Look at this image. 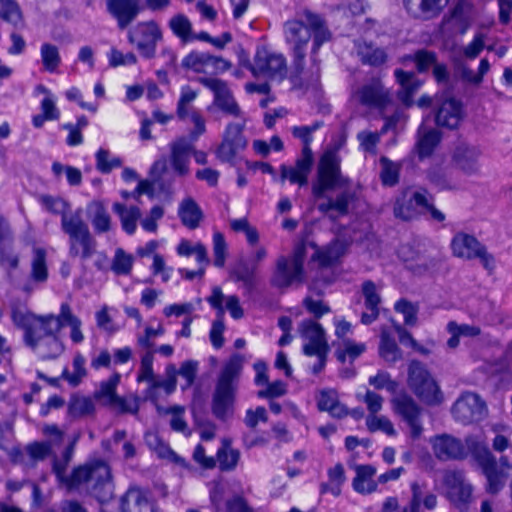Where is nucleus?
<instances>
[{"label":"nucleus","mask_w":512,"mask_h":512,"mask_svg":"<svg viewBox=\"0 0 512 512\" xmlns=\"http://www.w3.org/2000/svg\"><path fill=\"white\" fill-rule=\"evenodd\" d=\"M347 243L336 240L331 245L318 248L312 243L301 244L295 248L290 258L281 257L277 262L274 282L278 286H288L302 278L304 255L312 251V258L321 266H327L338 260L345 252Z\"/></svg>","instance_id":"nucleus-1"},{"label":"nucleus","mask_w":512,"mask_h":512,"mask_svg":"<svg viewBox=\"0 0 512 512\" xmlns=\"http://www.w3.org/2000/svg\"><path fill=\"white\" fill-rule=\"evenodd\" d=\"M308 26L298 19H289L284 23V37L291 48L307 49V45L312 38L311 62L318 66L317 59L319 50L323 44L329 42L332 34L328 29L325 20L318 14L309 10L305 11Z\"/></svg>","instance_id":"nucleus-2"},{"label":"nucleus","mask_w":512,"mask_h":512,"mask_svg":"<svg viewBox=\"0 0 512 512\" xmlns=\"http://www.w3.org/2000/svg\"><path fill=\"white\" fill-rule=\"evenodd\" d=\"M329 191L337 192L338 196L329 202L327 209L341 215L345 214L350 202L356 197V190L340 175L338 162H320L318 166V177L313 185V192L317 197H321Z\"/></svg>","instance_id":"nucleus-3"},{"label":"nucleus","mask_w":512,"mask_h":512,"mask_svg":"<svg viewBox=\"0 0 512 512\" xmlns=\"http://www.w3.org/2000/svg\"><path fill=\"white\" fill-rule=\"evenodd\" d=\"M369 384L376 389H384L391 393V405L393 411L402 417L409 426V435L415 440L419 438L423 432L420 422L421 409L415 401L405 393H397L398 383L391 379L386 372H378L375 376L369 378Z\"/></svg>","instance_id":"nucleus-4"},{"label":"nucleus","mask_w":512,"mask_h":512,"mask_svg":"<svg viewBox=\"0 0 512 512\" xmlns=\"http://www.w3.org/2000/svg\"><path fill=\"white\" fill-rule=\"evenodd\" d=\"M396 217L410 220L420 215H430L435 222H443L445 215L433 205V198L422 189H406L396 198L394 203Z\"/></svg>","instance_id":"nucleus-5"},{"label":"nucleus","mask_w":512,"mask_h":512,"mask_svg":"<svg viewBox=\"0 0 512 512\" xmlns=\"http://www.w3.org/2000/svg\"><path fill=\"white\" fill-rule=\"evenodd\" d=\"M467 447L482 467L487 478V491L492 494L498 493L503 488L512 466L508 465L503 458L497 464L484 442L468 439Z\"/></svg>","instance_id":"nucleus-6"},{"label":"nucleus","mask_w":512,"mask_h":512,"mask_svg":"<svg viewBox=\"0 0 512 512\" xmlns=\"http://www.w3.org/2000/svg\"><path fill=\"white\" fill-rule=\"evenodd\" d=\"M254 78L282 82L287 77V60L281 53L270 51L266 46L256 48L253 62L247 59L242 63Z\"/></svg>","instance_id":"nucleus-7"},{"label":"nucleus","mask_w":512,"mask_h":512,"mask_svg":"<svg viewBox=\"0 0 512 512\" xmlns=\"http://www.w3.org/2000/svg\"><path fill=\"white\" fill-rule=\"evenodd\" d=\"M61 228L70 239V255L80 256L82 260L91 258L96 252V240L88 225L77 214H62Z\"/></svg>","instance_id":"nucleus-8"},{"label":"nucleus","mask_w":512,"mask_h":512,"mask_svg":"<svg viewBox=\"0 0 512 512\" xmlns=\"http://www.w3.org/2000/svg\"><path fill=\"white\" fill-rule=\"evenodd\" d=\"M240 370L238 359H231L220 376L213 399V413L221 419L232 415L234 408V379Z\"/></svg>","instance_id":"nucleus-9"},{"label":"nucleus","mask_w":512,"mask_h":512,"mask_svg":"<svg viewBox=\"0 0 512 512\" xmlns=\"http://www.w3.org/2000/svg\"><path fill=\"white\" fill-rule=\"evenodd\" d=\"M191 122L194 128L186 136H181L171 143L169 160H206L207 153L197 150L195 143L206 132V122L200 111H192Z\"/></svg>","instance_id":"nucleus-10"},{"label":"nucleus","mask_w":512,"mask_h":512,"mask_svg":"<svg viewBox=\"0 0 512 512\" xmlns=\"http://www.w3.org/2000/svg\"><path fill=\"white\" fill-rule=\"evenodd\" d=\"M408 386L418 399L426 405H439L443 402V394L430 373L419 362L409 366Z\"/></svg>","instance_id":"nucleus-11"},{"label":"nucleus","mask_w":512,"mask_h":512,"mask_svg":"<svg viewBox=\"0 0 512 512\" xmlns=\"http://www.w3.org/2000/svg\"><path fill=\"white\" fill-rule=\"evenodd\" d=\"M404 346H409L413 350L426 353L421 345L400 325L393 321L389 325L383 326L380 334L379 354L387 362H396L402 356L400 349L395 341V336Z\"/></svg>","instance_id":"nucleus-12"},{"label":"nucleus","mask_w":512,"mask_h":512,"mask_svg":"<svg viewBox=\"0 0 512 512\" xmlns=\"http://www.w3.org/2000/svg\"><path fill=\"white\" fill-rule=\"evenodd\" d=\"M111 478V470L109 464L100 458L93 459L85 464L74 467L65 478V487L68 490H75L82 484L90 481L95 482V486L102 485Z\"/></svg>","instance_id":"nucleus-13"},{"label":"nucleus","mask_w":512,"mask_h":512,"mask_svg":"<svg viewBox=\"0 0 512 512\" xmlns=\"http://www.w3.org/2000/svg\"><path fill=\"white\" fill-rule=\"evenodd\" d=\"M464 117L465 110L461 100L446 93L435 95L434 120L437 127L455 130Z\"/></svg>","instance_id":"nucleus-14"},{"label":"nucleus","mask_w":512,"mask_h":512,"mask_svg":"<svg viewBox=\"0 0 512 512\" xmlns=\"http://www.w3.org/2000/svg\"><path fill=\"white\" fill-rule=\"evenodd\" d=\"M162 37V31L154 20L139 22L130 30V44H134L140 56L145 59L155 57L157 44Z\"/></svg>","instance_id":"nucleus-15"},{"label":"nucleus","mask_w":512,"mask_h":512,"mask_svg":"<svg viewBox=\"0 0 512 512\" xmlns=\"http://www.w3.org/2000/svg\"><path fill=\"white\" fill-rule=\"evenodd\" d=\"M360 105L379 112L385 111L392 104V95L380 77H372L356 91Z\"/></svg>","instance_id":"nucleus-16"},{"label":"nucleus","mask_w":512,"mask_h":512,"mask_svg":"<svg viewBox=\"0 0 512 512\" xmlns=\"http://www.w3.org/2000/svg\"><path fill=\"white\" fill-rule=\"evenodd\" d=\"M301 336L304 341V354L317 357L318 364L313 368L314 372L317 373L324 366L328 350L324 331L317 322L305 321L301 326Z\"/></svg>","instance_id":"nucleus-17"},{"label":"nucleus","mask_w":512,"mask_h":512,"mask_svg":"<svg viewBox=\"0 0 512 512\" xmlns=\"http://www.w3.org/2000/svg\"><path fill=\"white\" fill-rule=\"evenodd\" d=\"M198 82L213 93V103L225 114L239 117L241 109L225 80L214 77H199Z\"/></svg>","instance_id":"nucleus-18"},{"label":"nucleus","mask_w":512,"mask_h":512,"mask_svg":"<svg viewBox=\"0 0 512 512\" xmlns=\"http://www.w3.org/2000/svg\"><path fill=\"white\" fill-rule=\"evenodd\" d=\"M247 146L244 136V125L239 123H228L221 143L216 150L218 160H235L238 153Z\"/></svg>","instance_id":"nucleus-19"},{"label":"nucleus","mask_w":512,"mask_h":512,"mask_svg":"<svg viewBox=\"0 0 512 512\" xmlns=\"http://www.w3.org/2000/svg\"><path fill=\"white\" fill-rule=\"evenodd\" d=\"M20 264L19 253L15 249V235L7 221L0 214V266L12 272L18 269Z\"/></svg>","instance_id":"nucleus-20"},{"label":"nucleus","mask_w":512,"mask_h":512,"mask_svg":"<svg viewBox=\"0 0 512 512\" xmlns=\"http://www.w3.org/2000/svg\"><path fill=\"white\" fill-rule=\"evenodd\" d=\"M453 414L462 423L478 421L486 415V405L477 394L463 393L453 406Z\"/></svg>","instance_id":"nucleus-21"},{"label":"nucleus","mask_w":512,"mask_h":512,"mask_svg":"<svg viewBox=\"0 0 512 512\" xmlns=\"http://www.w3.org/2000/svg\"><path fill=\"white\" fill-rule=\"evenodd\" d=\"M396 83L399 85L397 91L398 99L407 107L414 104V95L420 87V81L413 71H406L396 68L393 72Z\"/></svg>","instance_id":"nucleus-22"},{"label":"nucleus","mask_w":512,"mask_h":512,"mask_svg":"<svg viewBox=\"0 0 512 512\" xmlns=\"http://www.w3.org/2000/svg\"><path fill=\"white\" fill-rule=\"evenodd\" d=\"M446 493L457 505H465L472 495V487L460 472H449L445 476Z\"/></svg>","instance_id":"nucleus-23"},{"label":"nucleus","mask_w":512,"mask_h":512,"mask_svg":"<svg viewBox=\"0 0 512 512\" xmlns=\"http://www.w3.org/2000/svg\"><path fill=\"white\" fill-rule=\"evenodd\" d=\"M120 382V374L113 373L106 381H102L100 389L95 392L96 399H106V404L119 407L122 413H128V400L125 396L117 394V386Z\"/></svg>","instance_id":"nucleus-24"},{"label":"nucleus","mask_w":512,"mask_h":512,"mask_svg":"<svg viewBox=\"0 0 512 512\" xmlns=\"http://www.w3.org/2000/svg\"><path fill=\"white\" fill-rule=\"evenodd\" d=\"M453 254L460 258L471 259L475 257L486 260V251L477 239L465 233H458L451 243Z\"/></svg>","instance_id":"nucleus-25"},{"label":"nucleus","mask_w":512,"mask_h":512,"mask_svg":"<svg viewBox=\"0 0 512 512\" xmlns=\"http://www.w3.org/2000/svg\"><path fill=\"white\" fill-rule=\"evenodd\" d=\"M223 298L224 294L219 287H214L212 289L211 295L207 298V301L211 307L218 311L217 319L213 322L210 331V340L215 348H220L223 345L222 335L225 330L223 322L224 309L221 304Z\"/></svg>","instance_id":"nucleus-26"},{"label":"nucleus","mask_w":512,"mask_h":512,"mask_svg":"<svg viewBox=\"0 0 512 512\" xmlns=\"http://www.w3.org/2000/svg\"><path fill=\"white\" fill-rule=\"evenodd\" d=\"M461 165L456 168L455 171L450 173H436L431 176V182L434 184L437 190L452 189L457 186L456 175H463L470 177L478 171L476 162H460Z\"/></svg>","instance_id":"nucleus-27"},{"label":"nucleus","mask_w":512,"mask_h":512,"mask_svg":"<svg viewBox=\"0 0 512 512\" xmlns=\"http://www.w3.org/2000/svg\"><path fill=\"white\" fill-rule=\"evenodd\" d=\"M433 451L439 459L459 458L464 455V447L455 438L448 435H439L431 439Z\"/></svg>","instance_id":"nucleus-28"},{"label":"nucleus","mask_w":512,"mask_h":512,"mask_svg":"<svg viewBox=\"0 0 512 512\" xmlns=\"http://www.w3.org/2000/svg\"><path fill=\"white\" fill-rule=\"evenodd\" d=\"M323 126L322 121H315L311 125L293 126L291 129L292 136L299 139L302 144L301 158L299 160H315L311 144L314 140V132Z\"/></svg>","instance_id":"nucleus-29"},{"label":"nucleus","mask_w":512,"mask_h":512,"mask_svg":"<svg viewBox=\"0 0 512 512\" xmlns=\"http://www.w3.org/2000/svg\"><path fill=\"white\" fill-rule=\"evenodd\" d=\"M291 70L288 78L294 89H303L307 83L304 80L305 64H306V49L291 48Z\"/></svg>","instance_id":"nucleus-30"},{"label":"nucleus","mask_w":512,"mask_h":512,"mask_svg":"<svg viewBox=\"0 0 512 512\" xmlns=\"http://www.w3.org/2000/svg\"><path fill=\"white\" fill-rule=\"evenodd\" d=\"M362 293L365 299L366 311L363 312L361 321L363 324L372 323L379 314L380 297L377 286L367 281L362 286Z\"/></svg>","instance_id":"nucleus-31"},{"label":"nucleus","mask_w":512,"mask_h":512,"mask_svg":"<svg viewBox=\"0 0 512 512\" xmlns=\"http://www.w3.org/2000/svg\"><path fill=\"white\" fill-rule=\"evenodd\" d=\"M355 477L353 479V488L356 492L361 494L372 493L377 488V483L374 480L376 469L371 465H356Z\"/></svg>","instance_id":"nucleus-32"},{"label":"nucleus","mask_w":512,"mask_h":512,"mask_svg":"<svg viewBox=\"0 0 512 512\" xmlns=\"http://www.w3.org/2000/svg\"><path fill=\"white\" fill-rule=\"evenodd\" d=\"M178 216L184 226L195 229L203 219V212L199 205L190 197L181 201L178 208Z\"/></svg>","instance_id":"nucleus-33"},{"label":"nucleus","mask_w":512,"mask_h":512,"mask_svg":"<svg viewBox=\"0 0 512 512\" xmlns=\"http://www.w3.org/2000/svg\"><path fill=\"white\" fill-rule=\"evenodd\" d=\"M145 441L148 447L155 452L159 458L166 459L181 466H186L185 460L171 450L168 444L165 443L157 433H147Z\"/></svg>","instance_id":"nucleus-34"},{"label":"nucleus","mask_w":512,"mask_h":512,"mask_svg":"<svg viewBox=\"0 0 512 512\" xmlns=\"http://www.w3.org/2000/svg\"><path fill=\"white\" fill-rule=\"evenodd\" d=\"M88 211L92 213L90 220L96 234H102L110 231L111 218L103 201H92L88 206Z\"/></svg>","instance_id":"nucleus-35"},{"label":"nucleus","mask_w":512,"mask_h":512,"mask_svg":"<svg viewBox=\"0 0 512 512\" xmlns=\"http://www.w3.org/2000/svg\"><path fill=\"white\" fill-rule=\"evenodd\" d=\"M49 278L47 252L42 247L33 248L30 279L36 283H44Z\"/></svg>","instance_id":"nucleus-36"},{"label":"nucleus","mask_w":512,"mask_h":512,"mask_svg":"<svg viewBox=\"0 0 512 512\" xmlns=\"http://www.w3.org/2000/svg\"><path fill=\"white\" fill-rule=\"evenodd\" d=\"M347 134L345 130L332 132L329 140L323 144L318 160H339V152L345 147Z\"/></svg>","instance_id":"nucleus-37"},{"label":"nucleus","mask_w":512,"mask_h":512,"mask_svg":"<svg viewBox=\"0 0 512 512\" xmlns=\"http://www.w3.org/2000/svg\"><path fill=\"white\" fill-rule=\"evenodd\" d=\"M441 140L442 133L438 129L430 128L425 130L416 143L419 158L423 159L431 156Z\"/></svg>","instance_id":"nucleus-38"},{"label":"nucleus","mask_w":512,"mask_h":512,"mask_svg":"<svg viewBox=\"0 0 512 512\" xmlns=\"http://www.w3.org/2000/svg\"><path fill=\"white\" fill-rule=\"evenodd\" d=\"M403 61H412L415 63L416 71L423 74L434 67L437 61V54L434 51L427 49H418L413 54L404 55Z\"/></svg>","instance_id":"nucleus-39"},{"label":"nucleus","mask_w":512,"mask_h":512,"mask_svg":"<svg viewBox=\"0 0 512 512\" xmlns=\"http://www.w3.org/2000/svg\"><path fill=\"white\" fill-rule=\"evenodd\" d=\"M447 331L451 335L447 341L450 348H456L461 339L475 337L480 332L476 326H470L467 324L459 325L453 321L448 323Z\"/></svg>","instance_id":"nucleus-40"},{"label":"nucleus","mask_w":512,"mask_h":512,"mask_svg":"<svg viewBox=\"0 0 512 512\" xmlns=\"http://www.w3.org/2000/svg\"><path fill=\"white\" fill-rule=\"evenodd\" d=\"M318 407L320 410L328 411L335 417H341L346 414V410L338 402L337 394L334 390H322L319 393Z\"/></svg>","instance_id":"nucleus-41"},{"label":"nucleus","mask_w":512,"mask_h":512,"mask_svg":"<svg viewBox=\"0 0 512 512\" xmlns=\"http://www.w3.org/2000/svg\"><path fill=\"white\" fill-rule=\"evenodd\" d=\"M208 58V52L192 50L182 58L181 66L195 73H207Z\"/></svg>","instance_id":"nucleus-42"},{"label":"nucleus","mask_w":512,"mask_h":512,"mask_svg":"<svg viewBox=\"0 0 512 512\" xmlns=\"http://www.w3.org/2000/svg\"><path fill=\"white\" fill-rule=\"evenodd\" d=\"M366 350V345L350 339H343L337 348V357L341 362H352Z\"/></svg>","instance_id":"nucleus-43"},{"label":"nucleus","mask_w":512,"mask_h":512,"mask_svg":"<svg viewBox=\"0 0 512 512\" xmlns=\"http://www.w3.org/2000/svg\"><path fill=\"white\" fill-rule=\"evenodd\" d=\"M312 162H296L293 167L282 166V178L289 180L291 183L304 184L307 176L311 172Z\"/></svg>","instance_id":"nucleus-44"},{"label":"nucleus","mask_w":512,"mask_h":512,"mask_svg":"<svg viewBox=\"0 0 512 512\" xmlns=\"http://www.w3.org/2000/svg\"><path fill=\"white\" fill-rule=\"evenodd\" d=\"M176 252L183 257L195 255L199 265L208 262L206 248L200 242L193 243L187 239H182L176 248Z\"/></svg>","instance_id":"nucleus-45"},{"label":"nucleus","mask_w":512,"mask_h":512,"mask_svg":"<svg viewBox=\"0 0 512 512\" xmlns=\"http://www.w3.org/2000/svg\"><path fill=\"white\" fill-rule=\"evenodd\" d=\"M472 4L465 0H458L451 9V17L460 26V33L464 34L470 27L469 14L472 11Z\"/></svg>","instance_id":"nucleus-46"},{"label":"nucleus","mask_w":512,"mask_h":512,"mask_svg":"<svg viewBox=\"0 0 512 512\" xmlns=\"http://www.w3.org/2000/svg\"><path fill=\"white\" fill-rule=\"evenodd\" d=\"M40 55L44 69L50 73L56 72L61 64L58 47L50 43H43L40 48Z\"/></svg>","instance_id":"nucleus-47"},{"label":"nucleus","mask_w":512,"mask_h":512,"mask_svg":"<svg viewBox=\"0 0 512 512\" xmlns=\"http://www.w3.org/2000/svg\"><path fill=\"white\" fill-rule=\"evenodd\" d=\"M68 412L73 418L92 415L95 412V405L88 397H75L69 402Z\"/></svg>","instance_id":"nucleus-48"},{"label":"nucleus","mask_w":512,"mask_h":512,"mask_svg":"<svg viewBox=\"0 0 512 512\" xmlns=\"http://www.w3.org/2000/svg\"><path fill=\"white\" fill-rule=\"evenodd\" d=\"M329 480L327 483L321 486L322 493H331L334 496H338L340 494V486L343 484L344 477V469L343 466L338 464L331 468L328 472Z\"/></svg>","instance_id":"nucleus-49"},{"label":"nucleus","mask_w":512,"mask_h":512,"mask_svg":"<svg viewBox=\"0 0 512 512\" xmlns=\"http://www.w3.org/2000/svg\"><path fill=\"white\" fill-rule=\"evenodd\" d=\"M0 18L14 26L21 23V11L15 0H0Z\"/></svg>","instance_id":"nucleus-50"},{"label":"nucleus","mask_w":512,"mask_h":512,"mask_svg":"<svg viewBox=\"0 0 512 512\" xmlns=\"http://www.w3.org/2000/svg\"><path fill=\"white\" fill-rule=\"evenodd\" d=\"M170 28L174 35L183 40L189 42V37L192 32V25L188 17L184 14H177L170 20Z\"/></svg>","instance_id":"nucleus-51"},{"label":"nucleus","mask_w":512,"mask_h":512,"mask_svg":"<svg viewBox=\"0 0 512 512\" xmlns=\"http://www.w3.org/2000/svg\"><path fill=\"white\" fill-rule=\"evenodd\" d=\"M229 225L234 232L245 234L246 240L250 245L257 243L259 234L257 230L249 224L246 218L231 219Z\"/></svg>","instance_id":"nucleus-52"},{"label":"nucleus","mask_w":512,"mask_h":512,"mask_svg":"<svg viewBox=\"0 0 512 512\" xmlns=\"http://www.w3.org/2000/svg\"><path fill=\"white\" fill-rule=\"evenodd\" d=\"M177 369L174 365L166 368V379L164 381H154L150 386L151 396H154L157 390H163L166 395L171 394L176 388Z\"/></svg>","instance_id":"nucleus-53"},{"label":"nucleus","mask_w":512,"mask_h":512,"mask_svg":"<svg viewBox=\"0 0 512 512\" xmlns=\"http://www.w3.org/2000/svg\"><path fill=\"white\" fill-rule=\"evenodd\" d=\"M366 425L370 431H381L388 436L396 435L392 422L386 416L368 415Z\"/></svg>","instance_id":"nucleus-54"},{"label":"nucleus","mask_w":512,"mask_h":512,"mask_svg":"<svg viewBox=\"0 0 512 512\" xmlns=\"http://www.w3.org/2000/svg\"><path fill=\"white\" fill-rule=\"evenodd\" d=\"M109 12L118 20L120 28L128 26V0H107Z\"/></svg>","instance_id":"nucleus-55"},{"label":"nucleus","mask_w":512,"mask_h":512,"mask_svg":"<svg viewBox=\"0 0 512 512\" xmlns=\"http://www.w3.org/2000/svg\"><path fill=\"white\" fill-rule=\"evenodd\" d=\"M217 457L222 470H231L235 468L238 463L239 452L225 443L223 447L218 450Z\"/></svg>","instance_id":"nucleus-56"},{"label":"nucleus","mask_w":512,"mask_h":512,"mask_svg":"<svg viewBox=\"0 0 512 512\" xmlns=\"http://www.w3.org/2000/svg\"><path fill=\"white\" fill-rule=\"evenodd\" d=\"M130 498L134 500V506L130 512H156L154 504L146 492L130 488Z\"/></svg>","instance_id":"nucleus-57"},{"label":"nucleus","mask_w":512,"mask_h":512,"mask_svg":"<svg viewBox=\"0 0 512 512\" xmlns=\"http://www.w3.org/2000/svg\"><path fill=\"white\" fill-rule=\"evenodd\" d=\"M394 308L396 312L403 316L405 325L414 326L416 324L418 313V308L416 305L402 299L395 303Z\"/></svg>","instance_id":"nucleus-58"},{"label":"nucleus","mask_w":512,"mask_h":512,"mask_svg":"<svg viewBox=\"0 0 512 512\" xmlns=\"http://www.w3.org/2000/svg\"><path fill=\"white\" fill-rule=\"evenodd\" d=\"M40 328L44 331V336H56V334L63 328V324L56 319L55 315H41L37 316Z\"/></svg>","instance_id":"nucleus-59"},{"label":"nucleus","mask_w":512,"mask_h":512,"mask_svg":"<svg viewBox=\"0 0 512 512\" xmlns=\"http://www.w3.org/2000/svg\"><path fill=\"white\" fill-rule=\"evenodd\" d=\"M26 450L31 460L40 461L44 460L51 454L52 447L49 442L34 441L27 445Z\"/></svg>","instance_id":"nucleus-60"},{"label":"nucleus","mask_w":512,"mask_h":512,"mask_svg":"<svg viewBox=\"0 0 512 512\" xmlns=\"http://www.w3.org/2000/svg\"><path fill=\"white\" fill-rule=\"evenodd\" d=\"M400 172L399 162H383L381 181L385 186H393L398 182Z\"/></svg>","instance_id":"nucleus-61"},{"label":"nucleus","mask_w":512,"mask_h":512,"mask_svg":"<svg viewBox=\"0 0 512 512\" xmlns=\"http://www.w3.org/2000/svg\"><path fill=\"white\" fill-rule=\"evenodd\" d=\"M213 250L215 266L222 267L226 259L227 245L224 236L220 232H214L213 234Z\"/></svg>","instance_id":"nucleus-62"},{"label":"nucleus","mask_w":512,"mask_h":512,"mask_svg":"<svg viewBox=\"0 0 512 512\" xmlns=\"http://www.w3.org/2000/svg\"><path fill=\"white\" fill-rule=\"evenodd\" d=\"M360 147L370 153L372 156L376 155L377 146L380 142V134L377 132H362L358 134Z\"/></svg>","instance_id":"nucleus-63"},{"label":"nucleus","mask_w":512,"mask_h":512,"mask_svg":"<svg viewBox=\"0 0 512 512\" xmlns=\"http://www.w3.org/2000/svg\"><path fill=\"white\" fill-rule=\"evenodd\" d=\"M40 202L48 212L55 215H62L63 213H66V209L68 207V203L66 201L51 195H42Z\"/></svg>","instance_id":"nucleus-64"}]
</instances>
